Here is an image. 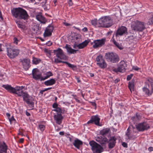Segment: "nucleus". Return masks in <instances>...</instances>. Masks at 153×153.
I'll use <instances>...</instances> for the list:
<instances>
[{
	"instance_id": "nucleus-1",
	"label": "nucleus",
	"mask_w": 153,
	"mask_h": 153,
	"mask_svg": "<svg viewBox=\"0 0 153 153\" xmlns=\"http://www.w3.org/2000/svg\"><path fill=\"white\" fill-rule=\"evenodd\" d=\"M13 16L16 18L22 19L24 20L27 19L28 17L27 11L24 9L19 7L13 8L11 10Z\"/></svg>"
},
{
	"instance_id": "nucleus-2",
	"label": "nucleus",
	"mask_w": 153,
	"mask_h": 153,
	"mask_svg": "<svg viewBox=\"0 0 153 153\" xmlns=\"http://www.w3.org/2000/svg\"><path fill=\"white\" fill-rule=\"evenodd\" d=\"M99 27H108L113 24L112 19L109 16H105L100 18L98 20Z\"/></svg>"
},
{
	"instance_id": "nucleus-3",
	"label": "nucleus",
	"mask_w": 153,
	"mask_h": 153,
	"mask_svg": "<svg viewBox=\"0 0 153 153\" xmlns=\"http://www.w3.org/2000/svg\"><path fill=\"white\" fill-rule=\"evenodd\" d=\"M32 74L33 78L34 79L36 80L40 79L41 81L44 80L53 75L52 73L49 71L45 74V76L42 77V74L39 73L37 70L35 69L33 70Z\"/></svg>"
},
{
	"instance_id": "nucleus-4",
	"label": "nucleus",
	"mask_w": 153,
	"mask_h": 153,
	"mask_svg": "<svg viewBox=\"0 0 153 153\" xmlns=\"http://www.w3.org/2000/svg\"><path fill=\"white\" fill-rule=\"evenodd\" d=\"M131 28L132 31L136 33L142 32L146 28L143 22L137 20L132 22Z\"/></svg>"
},
{
	"instance_id": "nucleus-5",
	"label": "nucleus",
	"mask_w": 153,
	"mask_h": 153,
	"mask_svg": "<svg viewBox=\"0 0 153 153\" xmlns=\"http://www.w3.org/2000/svg\"><path fill=\"white\" fill-rule=\"evenodd\" d=\"M2 87L9 92L13 94H16L19 96H22V94L23 92L22 90L23 88V86L18 87L15 88L11 87L10 85H3Z\"/></svg>"
},
{
	"instance_id": "nucleus-6",
	"label": "nucleus",
	"mask_w": 153,
	"mask_h": 153,
	"mask_svg": "<svg viewBox=\"0 0 153 153\" xmlns=\"http://www.w3.org/2000/svg\"><path fill=\"white\" fill-rule=\"evenodd\" d=\"M105 58L108 61L116 63L118 61L119 59L116 53L108 52L105 54Z\"/></svg>"
},
{
	"instance_id": "nucleus-7",
	"label": "nucleus",
	"mask_w": 153,
	"mask_h": 153,
	"mask_svg": "<svg viewBox=\"0 0 153 153\" xmlns=\"http://www.w3.org/2000/svg\"><path fill=\"white\" fill-rule=\"evenodd\" d=\"M7 50L8 56L11 59L15 57L19 53V50L13 48H7Z\"/></svg>"
},
{
	"instance_id": "nucleus-8",
	"label": "nucleus",
	"mask_w": 153,
	"mask_h": 153,
	"mask_svg": "<svg viewBox=\"0 0 153 153\" xmlns=\"http://www.w3.org/2000/svg\"><path fill=\"white\" fill-rule=\"evenodd\" d=\"M127 65L124 61H122L118 65V68L113 69V71L115 72H123L127 68Z\"/></svg>"
},
{
	"instance_id": "nucleus-9",
	"label": "nucleus",
	"mask_w": 153,
	"mask_h": 153,
	"mask_svg": "<svg viewBox=\"0 0 153 153\" xmlns=\"http://www.w3.org/2000/svg\"><path fill=\"white\" fill-rule=\"evenodd\" d=\"M22 96L23 97V100L27 103L30 105L32 107H33L34 103L32 101V97H30L27 92H23Z\"/></svg>"
},
{
	"instance_id": "nucleus-10",
	"label": "nucleus",
	"mask_w": 153,
	"mask_h": 153,
	"mask_svg": "<svg viewBox=\"0 0 153 153\" xmlns=\"http://www.w3.org/2000/svg\"><path fill=\"white\" fill-rule=\"evenodd\" d=\"M150 128L149 124L146 122H143L136 125V129L139 131H143L146 130Z\"/></svg>"
},
{
	"instance_id": "nucleus-11",
	"label": "nucleus",
	"mask_w": 153,
	"mask_h": 153,
	"mask_svg": "<svg viewBox=\"0 0 153 153\" xmlns=\"http://www.w3.org/2000/svg\"><path fill=\"white\" fill-rule=\"evenodd\" d=\"M53 53L56 54L58 58L61 59L66 60V56L64 54L62 50L60 48H58L57 50H54Z\"/></svg>"
},
{
	"instance_id": "nucleus-12",
	"label": "nucleus",
	"mask_w": 153,
	"mask_h": 153,
	"mask_svg": "<svg viewBox=\"0 0 153 153\" xmlns=\"http://www.w3.org/2000/svg\"><path fill=\"white\" fill-rule=\"evenodd\" d=\"M100 119L98 115L93 116L91 117V119L87 123H94L96 125L99 126H101V125L100 123Z\"/></svg>"
},
{
	"instance_id": "nucleus-13",
	"label": "nucleus",
	"mask_w": 153,
	"mask_h": 153,
	"mask_svg": "<svg viewBox=\"0 0 153 153\" xmlns=\"http://www.w3.org/2000/svg\"><path fill=\"white\" fill-rule=\"evenodd\" d=\"M105 39H102L101 40H97L94 41L93 47L94 48L100 47L105 44Z\"/></svg>"
},
{
	"instance_id": "nucleus-14",
	"label": "nucleus",
	"mask_w": 153,
	"mask_h": 153,
	"mask_svg": "<svg viewBox=\"0 0 153 153\" xmlns=\"http://www.w3.org/2000/svg\"><path fill=\"white\" fill-rule=\"evenodd\" d=\"M126 33H127V28L125 27L122 26L118 28L115 35L116 37L118 36H121Z\"/></svg>"
},
{
	"instance_id": "nucleus-15",
	"label": "nucleus",
	"mask_w": 153,
	"mask_h": 153,
	"mask_svg": "<svg viewBox=\"0 0 153 153\" xmlns=\"http://www.w3.org/2000/svg\"><path fill=\"white\" fill-rule=\"evenodd\" d=\"M96 140L103 146H104L107 142H108V140L107 138H103L101 136L97 137Z\"/></svg>"
},
{
	"instance_id": "nucleus-16",
	"label": "nucleus",
	"mask_w": 153,
	"mask_h": 153,
	"mask_svg": "<svg viewBox=\"0 0 153 153\" xmlns=\"http://www.w3.org/2000/svg\"><path fill=\"white\" fill-rule=\"evenodd\" d=\"M21 62H22L24 69L26 71L30 67V60L29 59H24L21 60Z\"/></svg>"
},
{
	"instance_id": "nucleus-17",
	"label": "nucleus",
	"mask_w": 153,
	"mask_h": 153,
	"mask_svg": "<svg viewBox=\"0 0 153 153\" xmlns=\"http://www.w3.org/2000/svg\"><path fill=\"white\" fill-rule=\"evenodd\" d=\"M53 29V28L52 26L51 25L48 26L45 30L44 33V36L47 37L51 36Z\"/></svg>"
},
{
	"instance_id": "nucleus-18",
	"label": "nucleus",
	"mask_w": 153,
	"mask_h": 153,
	"mask_svg": "<svg viewBox=\"0 0 153 153\" xmlns=\"http://www.w3.org/2000/svg\"><path fill=\"white\" fill-rule=\"evenodd\" d=\"M54 118L56 123L60 125L62 123L63 117L61 114L57 113L56 114L54 115Z\"/></svg>"
},
{
	"instance_id": "nucleus-19",
	"label": "nucleus",
	"mask_w": 153,
	"mask_h": 153,
	"mask_svg": "<svg viewBox=\"0 0 153 153\" xmlns=\"http://www.w3.org/2000/svg\"><path fill=\"white\" fill-rule=\"evenodd\" d=\"M7 149L6 143L4 142L2 143L0 142V153H6Z\"/></svg>"
},
{
	"instance_id": "nucleus-20",
	"label": "nucleus",
	"mask_w": 153,
	"mask_h": 153,
	"mask_svg": "<svg viewBox=\"0 0 153 153\" xmlns=\"http://www.w3.org/2000/svg\"><path fill=\"white\" fill-rule=\"evenodd\" d=\"M116 139L114 137H111L109 140L108 146L109 149H112L115 146Z\"/></svg>"
},
{
	"instance_id": "nucleus-21",
	"label": "nucleus",
	"mask_w": 153,
	"mask_h": 153,
	"mask_svg": "<svg viewBox=\"0 0 153 153\" xmlns=\"http://www.w3.org/2000/svg\"><path fill=\"white\" fill-rule=\"evenodd\" d=\"M73 144L75 147L79 149L80 146L82 145L83 143L82 141L76 139L74 140Z\"/></svg>"
},
{
	"instance_id": "nucleus-22",
	"label": "nucleus",
	"mask_w": 153,
	"mask_h": 153,
	"mask_svg": "<svg viewBox=\"0 0 153 153\" xmlns=\"http://www.w3.org/2000/svg\"><path fill=\"white\" fill-rule=\"evenodd\" d=\"M92 151L93 153H101L103 151V148L99 144Z\"/></svg>"
},
{
	"instance_id": "nucleus-23",
	"label": "nucleus",
	"mask_w": 153,
	"mask_h": 153,
	"mask_svg": "<svg viewBox=\"0 0 153 153\" xmlns=\"http://www.w3.org/2000/svg\"><path fill=\"white\" fill-rule=\"evenodd\" d=\"M36 18L38 21L42 23L45 24L46 22L45 18L43 17L40 14L36 15Z\"/></svg>"
},
{
	"instance_id": "nucleus-24",
	"label": "nucleus",
	"mask_w": 153,
	"mask_h": 153,
	"mask_svg": "<svg viewBox=\"0 0 153 153\" xmlns=\"http://www.w3.org/2000/svg\"><path fill=\"white\" fill-rule=\"evenodd\" d=\"M65 48L66 49L67 52L70 54H75L76 53V51H78V50H76L72 49L70 47V45H66L65 47Z\"/></svg>"
},
{
	"instance_id": "nucleus-25",
	"label": "nucleus",
	"mask_w": 153,
	"mask_h": 153,
	"mask_svg": "<svg viewBox=\"0 0 153 153\" xmlns=\"http://www.w3.org/2000/svg\"><path fill=\"white\" fill-rule=\"evenodd\" d=\"M89 41L88 40H85L82 43L78 44V49H80L84 48L87 45Z\"/></svg>"
},
{
	"instance_id": "nucleus-26",
	"label": "nucleus",
	"mask_w": 153,
	"mask_h": 153,
	"mask_svg": "<svg viewBox=\"0 0 153 153\" xmlns=\"http://www.w3.org/2000/svg\"><path fill=\"white\" fill-rule=\"evenodd\" d=\"M15 21L17 26L22 30H23L25 28V25L22 24V23L19 20L16 19Z\"/></svg>"
},
{
	"instance_id": "nucleus-27",
	"label": "nucleus",
	"mask_w": 153,
	"mask_h": 153,
	"mask_svg": "<svg viewBox=\"0 0 153 153\" xmlns=\"http://www.w3.org/2000/svg\"><path fill=\"white\" fill-rule=\"evenodd\" d=\"M55 82L56 81L54 79H51L49 80L45 81L44 83L47 86L51 85L54 84Z\"/></svg>"
},
{
	"instance_id": "nucleus-28",
	"label": "nucleus",
	"mask_w": 153,
	"mask_h": 153,
	"mask_svg": "<svg viewBox=\"0 0 153 153\" xmlns=\"http://www.w3.org/2000/svg\"><path fill=\"white\" fill-rule=\"evenodd\" d=\"M110 131V130L109 128L104 129L100 131V134L102 136H105L108 134Z\"/></svg>"
},
{
	"instance_id": "nucleus-29",
	"label": "nucleus",
	"mask_w": 153,
	"mask_h": 153,
	"mask_svg": "<svg viewBox=\"0 0 153 153\" xmlns=\"http://www.w3.org/2000/svg\"><path fill=\"white\" fill-rule=\"evenodd\" d=\"M134 81L132 80L131 81L129 82L128 84V87L131 92L134 91Z\"/></svg>"
},
{
	"instance_id": "nucleus-30",
	"label": "nucleus",
	"mask_w": 153,
	"mask_h": 153,
	"mask_svg": "<svg viewBox=\"0 0 153 153\" xmlns=\"http://www.w3.org/2000/svg\"><path fill=\"white\" fill-rule=\"evenodd\" d=\"M89 144L91 147V149L92 150L99 145V144H98L93 140L90 141L89 143Z\"/></svg>"
},
{
	"instance_id": "nucleus-31",
	"label": "nucleus",
	"mask_w": 153,
	"mask_h": 153,
	"mask_svg": "<svg viewBox=\"0 0 153 153\" xmlns=\"http://www.w3.org/2000/svg\"><path fill=\"white\" fill-rule=\"evenodd\" d=\"M89 144L91 147V149L92 150L99 145V144H98L93 140L90 141L89 143Z\"/></svg>"
},
{
	"instance_id": "nucleus-32",
	"label": "nucleus",
	"mask_w": 153,
	"mask_h": 153,
	"mask_svg": "<svg viewBox=\"0 0 153 153\" xmlns=\"http://www.w3.org/2000/svg\"><path fill=\"white\" fill-rule=\"evenodd\" d=\"M76 42H80L81 41V36L79 34H76L73 39Z\"/></svg>"
},
{
	"instance_id": "nucleus-33",
	"label": "nucleus",
	"mask_w": 153,
	"mask_h": 153,
	"mask_svg": "<svg viewBox=\"0 0 153 153\" xmlns=\"http://www.w3.org/2000/svg\"><path fill=\"white\" fill-rule=\"evenodd\" d=\"M126 135L127 136V139H130L132 138L133 139L135 138L136 137H133L131 135V133L129 131V128H128L127 129V131L126 133Z\"/></svg>"
},
{
	"instance_id": "nucleus-34",
	"label": "nucleus",
	"mask_w": 153,
	"mask_h": 153,
	"mask_svg": "<svg viewBox=\"0 0 153 153\" xmlns=\"http://www.w3.org/2000/svg\"><path fill=\"white\" fill-rule=\"evenodd\" d=\"M97 64L100 67L102 68H105L106 67L107 65L104 60V62H98L97 63Z\"/></svg>"
},
{
	"instance_id": "nucleus-35",
	"label": "nucleus",
	"mask_w": 153,
	"mask_h": 153,
	"mask_svg": "<svg viewBox=\"0 0 153 153\" xmlns=\"http://www.w3.org/2000/svg\"><path fill=\"white\" fill-rule=\"evenodd\" d=\"M65 63L68 65V66L74 70H75L76 69V65L71 64L67 62H65Z\"/></svg>"
},
{
	"instance_id": "nucleus-36",
	"label": "nucleus",
	"mask_w": 153,
	"mask_h": 153,
	"mask_svg": "<svg viewBox=\"0 0 153 153\" xmlns=\"http://www.w3.org/2000/svg\"><path fill=\"white\" fill-rule=\"evenodd\" d=\"M143 90L145 93L146 94L148 95H151L152 94V91H151L150 92L149 90L147 87L143 88Z\"/></svg>"
},
{
	"instance_id": "nucleus-37",
	"label": "nucleus",
	"mask_w": 153,
	"mask_h": 153,
	"mask_svg": "<svg viewBox=\"0 0 153 153\" xmlns=\"http://www.w3.org/2000/svg\"><path fill=\"white\" fill-rule=\"evenodd\" d=\"M91 23L92 25L96 27H100L98 23V21H97V19H94L91 21Z\"/></svg>"
},
{
	"instance_id": "nucleus-38",
	"label": "nucleus",
	"mask_w": 153,
	"mask_h": 153,
	"mask_svg": "<svg viewBox=\"0 0 153 153\" xmlns=\"http://www.w3.org/2000/svg\"><path fill=\"white\" fill-rule=\"evenodd\" d=\"M56 111L57 112V113H59L61 114H62L64 113V110L58 107L56 108Z\"/></svg>"
},
{
	"instance_id": "nucleus-39",
	"label": "nucleus",
	"mask_w": 153,
	"mask_h": 153,
	"mask_svg": "<svg viewBox=\"0 0 153 153\" xmlns=\"http://www.w3.org/2000/svg\"><path fill=\"white\" fill-rule=\"evenodd\" d=\"M112 41L114 43V44L119 49H122L123 48L120 46V44L117 43L114 39H113Z\"/></svg>"
},
{
	"instance_id": "nucleus-40",
	"label": "nucleus",
	"mask_w": 153,
	"mask_h": 153,
	"mask_svg": "<svg viewBox=\"0 0 153 153\" xmlns=\"http://www.w3.org/2000/svg\"><path fill=\"white\" fill-rule=\"evenodd\" d=\"M96 60L97 62H104V60L102 59V56H98L96 58Z\"/></svg>"
},
{
	"instance_id": "nucleus-41",
	"label": "nucleus",
	"mask_w": 153,
	"mask_h": 153,
	"mask_svg": "<svg viewBox=\"0 0 153 153\" xmlns=\"http://www.w3.org/2000/svg\"><path fill=\"white\" fill-rule=\"evenodd\" d=\"M33 63L34 64H36L39 63V61L36 58H33Z\"/></svg>"
},
{
	"instance_id": "nucleus-42",
	"label": "nucleus",
	"mask_w": 153,
	"mask_h": 153,
	"mask_svg": "<svg viewBox=\"0 0 153 153\" xmlns=\"http://www.w3.org/2000/svg\"><path fill=\"white\" fill-rule=\"evenodd\" d=\"M149 20L148 23L149 25L153 24V14L152 15V17Z\"/></svg>"
},
{
	"instance_id": "nucleus-43",
	"label": "nucleus",
	"mask_w": 153,
	"mask_h": 153,
	"mask_svg": "<svg viewBox=\"0 0 153 153\" xmlns=\"http://www.w3.org/2000/svg\"><path fill=\"white\" fill-rule=\"evenodd\" d=\"M65 61H62L61 60H59L58 58H55L54 59V62L56 63L62 62L63 63H65Z\"/></svg>"
},
{
	"instance_id": "nucleus-44",
	"label": "nucleus",
	"mask_w": 153,
	"mask_h": 153,
	"mask_svg": "<svg viewBox=\"0 0 153 153\" xmlns=\"http://www.w3.org/2000/svg\"><path fill=\"white\" fill-rule=\"evenodd\" d=\"M39 129L42 131H43L44 130L45 128V126L42 125H39Z\"/></svg>"
},
{
	"instance_id": "nucleus-45",
	"label": "nucleus",
	"mask_w": 153,
	"mask_h": 153,
	"mask_svg": "<svg viewBox=\"0 0 153 153\" xmlns=\"http://www.w3.org/2000/svg\"><path fill=\"white\" fill-rule=\"evenodd\" d=\"M131 120L134 122V123L139 121V120H137V119L136 118V116L132 117L131 118Z\"/></svg>"
},
{
	"instance_id": "nucleus-46",
	"label": "nucleus",
	"mask_w": 153,
	"mask_h": 153,
	"mask_svg": "<svg viewBox=\"0 0 153 153\" xmlns=\"http://www.w3.org/2000/svg\"><path fill=\"white\" fill-rule=\"evenodd\" d=\"M9 119L11 124L13 121H14V122H15L16 121L13 116H12L10 118H9Z\"/></svg>"
},
{
	"instance_id": "nucleus-47",
	"label": "nucleus",
	"mask_w": 153,
	"mask_h": 153,
	"mask_svg": "<svg viewBox=\"0 0 153 153\" xmlns=\"http://www.w3.org/2000/svg\"><path fill=\"white\" fill-rule=\"evenodd\" d=\"M136 116V118L137 119V120H140L141 118V117L137 113L136 114V116Z\"/></svg>"
},
{
	"instance_id": "nucleus-48",
	"label": "nucleus",
	"mask_w": 153,
	"mask_h": 153,
	"mask_svg": "<svg viewBox=\"0 0 153 153\" xmlns=\"http://www.w3.org/2000/svg\"><path fill=\"white\" fill-rule=\"evenodd\" d=\"M133 76V74H131L130 75H128L127 76V80H129L131 79V78Z\"/></svg>"
},
{
	"instance_id": "nucleus-49",
	"label": "nucleus",
	"mask_w": 153,
	"mask_h": 153,
	"mask_svg": "<svg viewBox=\"0 0 153 153\" xmlns=\"http://www.w3.org/2000/svg\"><path fill=\"white\" fill-rule=\"evenodd\" d=\"M33 28L35 30L37 31L39 30V27L37 26V25H34Z\"/></svg>"
},
{
	"instance_id": "nucleus-50",
	"label": "nucleus",
	"mask_w": 153,
	"mask_h": 153,
	"mask_svg": "<svg viewBox=\"0 0 153 153\" xmlns=\"http://www.w3.org/2000/svg\"><path fill=\"white\" fill-rule=\"evenodd\" d=\"M53 107L54 108H58V104L56 103H54L53 105Z\"/></svg>"
},
{
	"instance_id": "nucleus-51",
	"label": "nucleus",
	"mask_w": 153,
	"mask_h": 153,
	"mask_svg": "<svg viewBox=\"0 0 153 153\" xmlns=\"http://www.w3.org/2000/svg\"><path fill=\"white\" fill-rule=\"evenodd\" d=\"M18 40L17 38H14L13 39V43L17 44L18 43Z\"/></svg>"
},
{
	"instance_id": "nucleus-52",
	"label": "nucleus",
	"mask_w": 153,
	"mask_h": 153,
	"mask_svg": "<svg viewBox=\"0 0 153 153\" xmlns=\"http://www.w3.org/2000/svg\"><path fill=\"white\" fill-rule=\"evenodd\" d=\"M68 3L69 6H71L73 4V2H72V0H69Z\"/></svg>"
},
{
	"instance_id": "nucleus-53",
	"label": "nucleus",
	"mask_w": 153,
	"mask_h": 153,
	"mask_svg": "<svg viewBox=\"0 0 153 153\" xmlns=\"http://www.w3.org/2000/svg\"><path fill=\"white\" fill-rule=\"evenodd\" d=\"M122 145L124 147L127 148V144L125 142L123 143Z\"/></svg>"
},
{
	"instance_id": "nucleus-54",
	"label": "nucleus",
	"mask_w": 153,
	"mask_h": 153,
	"mask_svg": "<svg viewBox=\"0 0 153 153\" xmlns=\"http://www.w3.org/2000/svg\"><path fill=\"white\" fill-rule=\"evenodd\" d=\"M152 89L153 90V80H152L150 82Z\"/></svg>"
},
{
	"instance_id": "nucleus-55",
	"label": "nucleus",
	"mask_w": 153,
	"mask_h": 153,
	"mask_svg": "<svg viewBox=\"0 0 153 153\" xmlns=\"http://www.w3.org/2000/svg\"><path fill=\"white\" fill-rule=\"evenodd\" d=\"M73 48L75 49L78 48V44H74L73 46Z\"/></svg>"
},
{
	"instance_id": "nucleus-56",
	"label": "nucleus",
	"mask_w": 153,
	"mask_h": 153,
	"mask_svg": "<svg viewBox=\"0 0 153 153\" xmlns=\"http://www.w3.org/2000/svg\"><path fill=\"white\" fill-rule=\"evenodd\" d=\"M63 24L66 26H68L71 25L70 24L65 22H64Z\"/></svg>"
},
{
	"instance_id": "nucleus-57",
	"label": "nucleus",
	"mask_w": 153,
	"mask_h": 153,
	"mask_svg": "<svg viewBox=\"0 0 153 153\" xmlns=\"http://www.w3.org/2000/svg\"><path fill=\"white\" fill-rule=\"evenodd\" d=\"M148 150L149 152H151L153 151V148L152 147H150L149 148Z\"/></svg>"
},
{
	"instance_id": "nucleus-58",
	"label": "nucleus",
	"mask_w": 153,
	"mask_h": 153,
	"mask_svg": "<svg viewBox=\"0 0 153 153\" xmlns=\"http://www.w3.org/2000/svg\"><path fill=\"white\" fill-rule=\"evenodd\" d=\"M133 69L135 70H136V71H137L139 69V68L138 67H133Z\"/></svg>"
},
{
	"instance_id": "nucleus-59",
	"label": "nucleus",
	"mask_w": 153,
	"mask_h": 153,
	"mask_svg": "<svg viewBox=\"0 0 153 153\" xmlns=\"http://www.w3.org/2000/svg\"><path fill=\"white\" fill-rule=\"evenodd\" d=\"M88 30L87 28V27H85L82 29V30L84 31H86Z\"/></svg>"
},
{
	"instance_id": "nucleus-60",
	"label": "nucleus",
	"mask_w": 153,
	"mask_h": 153,
	"mask_svg": "<svg viewBox=\"0 0 153 153\" xmlns=\"http://www.w3.org/2000/svg\"><path fill=\"white\" fill-rule=\"evenodd\" d=\"M24 141V139L23 138H21L19 140V142L21 143H22Z\"/></svg>"
},
{
	"instance_id": "nucleus-61",
	"label": "nucleus",
	"mask_w": 153,
	"mask_h": 153,
	"mask_svg": "<svg viewBox=\"0 0 153 153\" xmlns=\"http://www.w3.org/2000/svg\"><path fill=\"white\" fill-rule=\"evenodd\" d=\"M45 91V89L43 90H41L39 93L40 94H43V92Z\"/></svg>"
},
{
	"instance_id": "nucleus-62",
	"label": "nucleus",
	"mask_w": 153,
	"mask_h": 153,
	"mask_svg": "<svg viewBox=\"0 0 153 153\" xmlns=\"http://www.w3.org/2000/svg\"><path fill=\"white\" fill-rule=\"evenodd\" d=\"M119 79H116L114 82L115 83H117L119 81Z\"/></svg>"
},
{
	"instance_id": "nucleus-63",
	"label": "nucleus",
	"mask_w": 153,
	"mask_h": 153,
	"mask_svg": "<svg viewBox=\"0 0 153 153\" xmlns=\"http://www.w3.org/2000/svg\"><path fill=\"white\" fill-rule=\"evenodd\" d=\"M18 134V135H21L22 136H24V134L21 132H19Z\"/></svg>"
},
{
	"instance_id": "nucleus-64",
	"label": "nucleus",
	"mask_w": 153,
	"mask_h": 153,
	"mask_svg": "<svg viewBox=\"0 0 153 153\" xmlns=\"http://www.w3.org/2000/svg\"><path fill=\"white\" fill-rule=\"evenodd\" d=\"M59 134L61 135H63L64 134V132L63 131H61L59 133Z\"/></svg>"
}]
</instances>
